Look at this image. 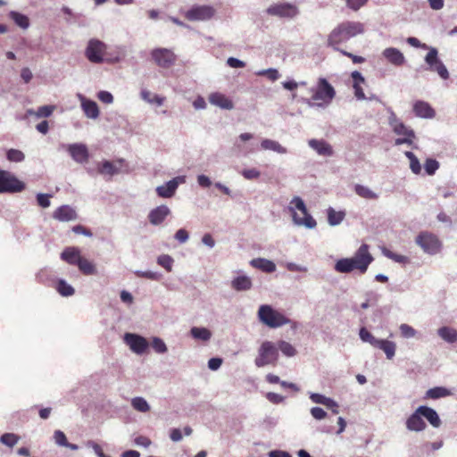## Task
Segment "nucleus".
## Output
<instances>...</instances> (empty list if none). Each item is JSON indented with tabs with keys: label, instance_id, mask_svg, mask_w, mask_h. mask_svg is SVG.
Listing matches in <instances>:
<instances>
[{
	"label": "nucleus",
	"instance_id": "nucleus-6",
	"mask_svg": "<svg viewBox=\"0 0 457 457\" xmlns=\"http://www.w3.org/2000/svg\"><path fill=\"white\" fill-rule=\"evenodd\" d=\"M389 124L395 134L401 136L395 141V145L406 144L411 145L416 138L415 132L410 127L406 126L403 121L395 115L390 117Z\"/></svg>",
	"mask_w": 457,
	"mask_h": 457
},
{
	"label": "nucleus",
	"instance_id": "nucleus-28",
	"mask_svg": "<svg viewBox=\"0 0 457 457\" xmlns=\"http://www.w3.org/2000/svg\"><path fill=\"white\" fill-rule=\"evenodd\" d=\"M374 347L382 350L386 353L387 359H392L395 356L396 346L392 341L378 339Z\"/></svg>",
	"mask_w": 457,
	"mask_h": 457
},
{
	"label": "nucleus",
	"instance_id": "nucleus-38",
	"mask_svg": "<svg viewBox=\"0 0 457 457\" xmlns=\"http://www.w3.org/2000/svg\"><path fill=\"white\" fill-rule=\"evenodd\" d=\"M355 193L365 199H377L378 195L370 190L368 187L357 184L354 187Z\"/></svg>",
	"mask_w": 457,
	"mask_h": 457
},
{
	"label": "nucleus",
	"instance_id": "nucleus-5",
	"mask_svg": "<svg viewBox=\"0 0 457 457\" xmlns=\"http://www.w3.org/2000/svg\"><path fill=\"white\" fill-rule=\"evenodd\" d=\"M291 204L294 205L290 209L293 212V220L295 224L305 226L308 228L316 227V220L308 213L307 208L300 197H294L291 201Z\"/></svg>",
	"mask_w": 457,
	"mask_h": 457
},
{
	"label": "nucleus",
	"instance_id": "nucleus-52",
	"mask_svg": "<svg viewBox=\"0 0 457 457\" xmlns=\"http://www.w3.org/2000/svg\"><path fill=\"white\" fill-rule=\"evenodd\" d=\"M425 170L428 175H433L439 168V163L435 159H427L424 165Z\"/></svg>",
	"mask_w": 457,
	"mask_h": 457
},
{
	"label": "nucleus",
	"instance_id": "nucleus-16",
	"mask_svg": "<svg viewBox=\"0 0 457 457\" xmlns=\"http://www.w3.org/2000/svg\"><path fill=\"white\" fill-rule=\"evenodd\" d=\"M124 339L126 344L129 345L130 349L137 354L145 353L149 345L145 337L136 334L127 333Z\"/></svg>",
	"mask_w": 457,
	"mask_h": 457
},
{
	"label": "nucleus",
	"instance_id": "nucleus-31",
	"mask_svg": "<svg viewBox=\"0 0 457 457\" xmlns=\"http://www.w3.org/2000/svg\"><path fill=\"white\" fill-rule=\"evenodd\" d=\"M81 105L87 117L91 119H96L98 117L99 109L96 102L91 100H84Z\"/></svg>",
	"mask_w": 457,
	"mask_h": 457
},
{
	"label": "nucleus",
	"instance_id": "nucleus-30",
	"mask_svg": "<svg viewBox=\"0 0 457 457\" xmlns=\"http://www.w3.org/2000/svg\"><path fill=\"white\" fill-rule=\"evenodd\" d=\"M231 286L237 291L248 290L252 287V280L246 276H238L232 280Z\"/></svg>",
	"mask_w": 457,
	"mask_h": 457
},
{
	"label": "nucleus",
	"instance_id": "nucleus-25",
	"mask_svg": "<svg viewBox=\"0 0 457 457\" xmlns=\"http://www.w3.org/2000/svg\"><path fill=\"white\" fill-rule=\"evenodd\" d=\"M251 266L267 273H272L276 270V265L272 261L264 258H255L250 262Z\"/></svg>",
	"mask_w": 457,
	"mask_h": 457
},
{
	"label": "nucleus",
	"instance_id": "nucleus-4",
	"mask_svg": "<svg viewBox=\"0 0 457 457\" xmlns=\"http://www.w3.org/2000/svg\"><path fill=\"white\" fill-rule=\"evenodd\" d=\"M259 320L269 328H276L285 325L296 327V322L287 318L283 312L272 308L270 305L263 304L258 310Z\"/></svg>",
	"mask_w": 457,
	"mask_h": 457
},
{
	"label": "nucleus",
	"instance_id": "nucleus-48",
	"mask_svg": "<svg viewBox=\"0 0 457 457\" xmlns=\"http://www.w3.org/2000/svg\"><path fill=\"white\" fill-rule=\"evenodd\" d=\"M19 439L20 437L12 433H5L2 435L0 437L1 443L10 447L15 445L18 443Z\"/></svg>",
	"mask_w": 457,
	"mask_h": 457
},
{
	"label": "nucleus",
	"instance_id": "nucleus-42",
	"mask_svg": "<svg viewBox=\"0 0 457 457\" xmlns=\"http://www.w3.org/2000/svg\"><path fill=\"white\" fill-rule=\"evenodd\" d=\"M405 156L410 161V168L414 174H420L421 171V165L416 155L412 152H405Z\"/></svg>",
	"mask_w": 457,
	"mask_h": 457
},
{
	"label": "nucleus",
	"instance_id": "nucleus-51",
	"mask_svg": "<svg viewBox=\"0 0 457 457\" xmlns=\"http://www.w3.org/2000/svg\"><path fill=\"white\" fill-rule=\"evenodd\" d=\"M359 335L362 341L370 343L372 346H374L378 341V339L375 338L374 336L365 328H361L360 329Z\"/></svg>",
	"mask_w": 457,
	"mask_h": 457
},
{
	"label": "nucleus",
	"instance_id": "nucleus-50",
	"mask_svg": "<svg viewBox=\"0 0 457 457\" xmlns=\"http://www.w3.org/2000/svg\"><path fill=\"white\" fill-rule=\"evenodd\" d=\"M6 156L10 162H21L25 158L24 154L21 151L17 150V149L8 150Z\"/></svg>",
	"mask_w": 457,
	"mask_h": 457
},
{
	"label": "nucleus",
	"instance_id": "nucleus-39",
	"mask_svg": "<svg viewBox=\"0 0 457 457\" xmlns=\"http://www.w3.org/2000/svg\"><path fill=\"white\" fill-rule=\"evenodd\" d=\"M54 110V106L53 105H44L40 106L37 111L28 110L27 113L29 115H35L38 118H47L49 117Z\"/></svg>",
	"mask_w": 457,
	"mask_h": 457
},
{
	"label": "nucleus",
	"instance_id": "nucleus-49",
	"mask_svg": "<svg viewBox=\"0 0 457 457\" xmlns=\"http://www.w3.org/2000/svg\"><path fill=\"white\" fill-rule=\"evenodd\" d=\"M151 346L157 353H164L168 350L163 340L159 337L153 338L151 342Z\"/></svg>",
	"mask_w": 457,
	"mask_h": 457
},
{
	"label": "nucleus",
	"instance_id": "nucleus-20",
	"mask_svg": "<svg viewBox=\"0 0 457 457\" xmlns=\"http://www.w3.org/2000/svg\"><path fill=\"white\" fill-rule=\"evenodd\" d=\"M413 112L417 117L424 119H432L436 116L435 110L431 105L424 101H416L413 104Z\"/></svg>",
	"mask_w": 457,
	"mask_h": 457
},
{
	"label": "nucleus",
	"instance_id": "nucleus-15",
	"mask_svg": "<svg viewBox=\"0 0 457 457\" xmlns=\"http://www.w3.org/2000/svg\"><path fill=\"white\" fill-rule=\"evenodd\" d=\"M267 13L271 16H278L281 18H294L298 13V9L295 5L289 3L275 4L267 9Z\"/></svg>",
	"mask_w": 457,
	"mask_h": 457
},
{
	"label": "nucleus",
	"instance_id": "nucleus-29",
	"mask_svg": "<svg viewBox=\"0 0 457 457\" xmlns=\"http://www.w3.org/2000/svg\"><path fill=\"white\" fill-rule=\"evenodd\" d=\"M140 96L144 101L147 102L148 104H156L158 106L162 105L165 101L164 96L153 94L147 89H142L140 92Z\"/></svg>",
	"mask_w": 457,
	"mask_h": 457
},
{
	"label": "nucleus",
	"instance_id": "nucleus-47",
	"mask_svg": "<svg viewBox=\"0 0 457 457\" xmlns=\"http://www.w3.org/2000/svg\"><path fill=\"white\" fill-rule=\"evenodd\" d=\"M98 170L100 173L111 176L118 173V169L113 165L112 162L109 161H104L102 162Z\"/></svg>",
	"mask_w": 457,
	"mask_h": 457
},
{
	"label": "nucleus",
	"instance_id": "nucleus-21",
	"mask_svg": "<svg viewBox=\"0 0 457 457\" xmlns=\"http://www.w3.org/2000/svg\"><path fill=\"white\" fill-rule=\"evenodd\" d=\"M383 56L387 60L388 62L395 66H402L405 62V57L403 54L395 47L386 48L383 53Z\"/></svg>",
	"mask_w": 457,
	"mask_h": 457
},
{
	"label": "nucleus",
	"instance_id": "nucleus-55",
	"mask_svg": "<svg viewBox=\"0 0 457 457\" xmlns=\"http://www.w3.org/2000/svg\"><path fill=\"white\" fill-rule=\"evenodd\" d=\"M345 2L348 8L358 11L367 4L368 0H345Z\"/></svg>",
	"mask_w": 457,
	"mask_h": 457
},
{
	"label": "nucleus",
	"instance_id": "nucleus-26",
	"mask_svg": "<svg viewBox=\"0 0 457 457\" xmlns=\"http://www.w3.org/2000/svg\"><path fill=\"white\" fill-rule=\"evenodd\" d=\"M178 185L179 184H178V181L176 180V179L170 180L165 185L159 186L156 188L157 195L160 197H163V198L171 197L175 194Z\"/></svg>",
	"mask_w": 457,
	"mask_h": 457
},
{
	"label": "nucleus",
	"instance_id": "nucleus-56",
	"mask_svg": "<svg viewBox=\"0 0 457 457\" xmlns=\"http://www.w3.org/2000/svg\"><path fill=\"white\" fill-rule=\"evenodd\" d=\"M136 275L138 278H145L151 280H159L161 278L160 274L153 271H136Z\"/></svg>",
	"mask_w": 457,
	"mask_h": 457
},
{
	"label": "nucleus",
	"instance_id": "nucleus-37",
	"mask_svg": "<svg viewBox=\"0 0 457 457\" xmlns=\"http://www.w3.org/2000/svg\"><path fill=\"white\" fill-rule=\"evenodd\" d=\"M190 333L194 338L202 341H208L212 337L211 331L205 328L194 327L191 328Z\"/></svg>",
	"mask_w": 457,
	"mask_h": 457
},
{
	"label": "nucleus",
	"instance_id": "nucleus-54",
	"mask_svg": "<svg viewBox=\"0 0 457 457\" xmlns=\"http://www.w3.org/2000/svg\"><path fill=\"white\" fill-rule=\"evenodd\" d=\"M241 174L246 179H257L261 175L260 171L255 168L245 169Z\"/></svg>",
	"mask_w": 457,
	"mask_h": 457
},
{
	"label": "nucleus",
	"instance_id": "nucleus-45",
	"mask_svg": "<svg viewBox=\"0 0 457 457\" xmlns=\"http://www.w3.org/2000/svg\"><path fill=\"white\" fill-rule=\"evenodd\" d=\"M279 350L287 357H292L296 354L295 348L288 342L281 340L278 343Z\"/></svg>",
	"mask_w": 457,
	"mask_h": 457
},
{
	"label": "nucleus",
	"instance_id": "nucleus-36",
	"mask_svg": "<svg viewBox=\"0 0 457 457\" xmlns=\"http://www.w3.org/2000/svg\"><path fill=\"white\" fill-rule=\"evenodd\" d=\"M438 335L446 342L453 343L457 341V331L454 328L443 327L438 329Z\"/></svg>",
	"mask_w": 457,
	"mask_h": 457
},
{
	"label": "nucleus",
	"instance_id": "nucleus-9",
	"mask_svg": "<svg viewBox=\"0 0 457 457\" xmlns=\"http://www.w3.org/2000/svg\"><path fill=\"white\" fill-rule=\"evenodd\" d=\"M336 96L334 87L328 81L320 78L318 80L317 87L312 96V99L317 103L318 105L329 104Z\"/></svg>",
	"mask_w": 457,
	"mask_h": 457
},
{
	"label": "nucleus",
	"instance_id": "nucleus-23",
	"mask_svg": "<svg viewBox=\"0 0 457 457\" xmlns=\"http://www.w3.org/2000/svg\"><path fill=\"white\" fill-rule=\"evenodd\" d=\"M309 145L320 155L331 156L334 154L332 146L325 140L311 139Z\"/></svg>",
	"mask_w": 457,
	"mask_h": 457
},
{
	"label": "nucleus",
	"instance_id": "nucleus-12",
	"mask_svg": "<svg viewBox=\"0 0 457 457\" xmlns=\"http://www.w3.org/2000/svg\"><path fill=\"white\" fill-rule=\"evenodd\" d=\"M151 57L154 63L161 68H170L177 59L172 50L168 48H154L151 51Z\"/></svg>",
	"mask_w": 457,
	"mask_h": 457
},
{
	"label": "nucleus",
	"instance_id": "nucleus-2",
	"mask_svg": "<svg viewBox=\"0 0 457 457\" xmlns=\"http://www.w3.org/2000/svg\"><path fill=\"white\" fill-rule=\"evenodd\" d=\"M426 419L433 428H439L442 424L437 412L431 407L419 406L406 420L405 426L409 431L421 432L426 429Z\"/></svg>",
	"mask_w": 457,
	"mask_h": 457
},
{
	"label": "nucleus",
	"instance_id": "nucleus-43",
	"mask_svg": "<svg viewBox=\"0 0 457 457\" xmlns=\"http://www.w3.org/2000/svg\"><path fill=\"white\" fill-rule=\"evenodd\" d=\"M345 218V213L342 212H336L330 208L328 212V223L332 226L338 225Z\"/></svg>",
	"mask_w": 457,
	"mask_h": 457
},
{
	"label": "nucleus",
	"instance_id": "nucleus-32",
	"mask_svg": "<svg viewBox=\"0 0 457 457\" xmlns=\"http://www.w3.org/2000/svg\"><path fill=\"white\" fill-rule=\"evenodd\" d=\"M312 399V401L315 403H320V404H324L326 406H333L335 407V410H333V413L334 414H337L338 413V404L332 399L330 398H328L322 395H320V394H312L310 397Z\"/></svg>",
	"mask_w": 457,
	"mask_h": 457
},
{
	"label": "nucleus",
	"instance_id": "nucleus-14",
	"mask_svg": "<svg viewBox=\"0 0 457 457\" xmlns=\"http://www.w3.org/2000/svg\"><path fill=\"white\" fill-rule=\"evenodd\" d=\"M437 54L436 48L431 47L425 57V61L429 65L431 71L437 72L443 79H447L449 72L445 64L438 59Z\"/></svg>",
	"mask_w": 457,
	"mask_h": 457
},
{
	"label": "nucleus",
	"instance_id": "nucleus-59",
	"mask_svg": "<svg viewBox=\"0 0 457 457\" xmlns=\"http://www.w3.org/2000/svg\"><path fill=\"white\" fill-rule=\"evenodd\" d=\"M54 441L61 446L67 445V438L65 434L61 430H56L54 434Z\"/></svg>",
	"mask_w": 457,
	"mask_h": 457
},
{
	"label": "nucleus",
	"instance_id": "nucleus-17",
	"mask_svg": "<svg viewBox=\"0 0 457 457\" xmlns=\"http://www.w3.org/2000/svg\"><path fill=\"white\" fill-rule=\"evenodd\" d=\"M170 214L168 206L162 204L153 209L148 214L149 222L154 226L162 224L164 220Z\"/></svg>",
	"mask_w": 457,
	"mask_h": 457
},
{
	"label": "nucleus",
	"instance_id": "nucleus-53",
	"mask_svg": "<svg viewBox=\"0 0 457 457\" xmlns=\"http://www.w3.org/2000/svg\"><path fill=\"white\" fill-rule=\"evenodd\" d=\"M256 74L258 76H265L271 81H275L279 78V73L276 69L263 70V71H258Z\"/></svg>",
	"mask_w": 457,
	"mask_h": 457
},
{
	"label": "nucleus",
	"instance_id": "nucleus-44",
	"mask_svg": "<svg viewBox=\"0 0 457 457\" xmlns=\"http://www.w3.org/2000/svg\"><path fill=\"white\" fill-rule=\"evenodd\" d=\"M132 407L140 411L147 412L150 410V406L143 397H135L131 401Z\"/></svg>",
	"mask_w": 457,
	"mask_h": 457
},
{
	"label": "nucleus",
	"instance_id": "nucleus-3",
	"mask_svg": "<svg viewBox=\"0 0 457 457\" xmlns=\"http://www.w3.org/2000/svg\"><path fill=\"white\" fill-rule=\"evenodd\" d=\"M373 257L369 252V245H361L353 258H343L337 262L335 270L340 273H349L358 270L364 273L372 262Z\"/></svg>",
	"mask_w": 457,
	"mask_h": 457
},
{
	"label": "nucleus",
	"instance_id": "nucleus-63",
	"mask_svg": "<svg viewBox=\"0 0 457 457\" xmlns=\"http://www.w3.org/2000/svg\"><path fill=\"white\" fill-rule=\"evenodd\" d=\"M97 96L98 99L104 104H111L113 101L112 95L107 91H100Z\"/></svg>",
	"mask_w": 457,
	"mask_h": 457
},
{
	"label": "nucleus",
	"instance_id": "nucleus-46",
	"mask_svg": "<svg viewBox=\"0 0 457 457\" xmlns=\"http://www.w3.org/2000/svg\"><path fill=\"white\" fill-rule=\"evenodd\" d=\"M173 259L168 254H162L157 259V263L164 268L168 272H170L173 265Z\"/></svg>",
	"mask_w": 457,
	"mask_h": 457
},
{
	"label": "nucleus",
	"instance_id": "nucleus-64",
	"mask_svg": "<svg viewBox=\"0 0 457 457\" xmlns=\"http://www.w3.org/2000/svg\"><path fill=\"white\" fill-rule=\"evenodd\" d=\"M72 231L76 234H81V235H84L86 237H92V232L87 228L86 227L82 226V225H76L74 227H72Z\"/></svg>",
	"mask_w": 457,
	"mask_h": 457
},
{
	"label": "nucleus",
	"instance_id": "nucleus-7",
	"mask_svg": "<svg viewBox=\"0 0 457 457\" xmlns=\"http://www.w3.org/2000/svg\"><path fill=\"white\" fill-rule=\"evenodd\" d=\"M278 352L274 343L264 341L259 348V354L254 362L257 367H264L266 365L275 366L278 362Z\"/></svg>",
	"mask_w": 457,
	"mask_h": 457
},
{
	"label": "nucleus",
	"instance_id": "nucleus-33",
	"mask_svg": "<svg viewBox=\"0 0 457 457\" xmlns=\"http://www.w3.org/2000/svg\"><path fill=\"white\" fill-rule=\"evenodd\" d=\"M77 266L84 275L96 274V268L95 264L84 257H81Z\"/></svg>",
	"mask_w": 457,
	"mask_h": 457
},
{
	"label": "nucleus",
	"instance_id": "nucleus-11",
	"mask_svg": "<svg viewBox=\"0 0 457 457\" xmlns=\"http://www.w3.org/2000/svg\"><path fill=\"white\" fill-rule=\"evenodd\" d=\"M216 10L211 5H193L185 13V18L190 21H204L214 17Z\"/></svg>",
	"mask_w": 457,
	"mask_h": 457
},
{
	"label": "nucleus",
	"instance_id": "nucleus-41",
	"mask_svg": "<svg viewBox=\"0 0 457 457\" xmlns=\"http://www.w3.org/2000/svg\"><path fill=\"white\" fill-rule=\"evenodd\" d=\"M382 253L386 257L398 263L406 264L410 262L407 256L395 253L387 248H383Z\"/></svg>",
	"mask_w": 457,
	"mask_h": 457
},
{
	"label": "nucleus",
	"instance_id": "nucleus-1",
	"mask_svg": "<svg viewBox=\"0 0 457 457\" xmlns=\"http://www.w3.org/2000/svg\"><path fill=\"white\" fill-rule=\"evenodd\" d=\"M364 24L360 21H345L335 27L328 36L327 46L339 50L338 46L350 38L364 33Z\"/></svg>",
	"mask_w": 457,
	"mask_h": 457
},
{
	"label": "nucleus",
	"instance_id": "nucleus-57",
	"mask_svg": "<svg viewBox=\"0 0 457 457\" xmlns=\"http://www.w3.org/2000/svg\"><path fill=\"white\" fill-rule=\"evenodd\" d=\"M50 195L46 194H37V201L39 206L43 208H47L50 206Z\"/></svg>",
	"mask_w": 457,
	"mask_h": 457
},
{
	"label": "nucleus",
	"instance_id": "nucleus-58",
	"mask_svg": "<svg viewBox=\"0 0 457 457\" xmlns=\"http://www.w3.org/2000/svg\"><path fill=\"white\" fill-rule=\"evenodd\" d=\"M343 55L349 57L353 63H363L365 62V58L362 56L355 55L350 52H347L343 49L338 50Z\"/></svg>",
	"mask_w": 457,
	"mask_h": 457
},
{
	"label": "nucleus",
	"instance_id": "nucleus-61",
	"mask_svg": "<svg viewBox=\"0 0 457 457\" xmlns=\"http://www.w3.org/2000/svg\"><path fill=\"white\" fill-rule=\"evenodd\" d=\"M312 417L316 420H322L326 418L327 412L320 407H313L311 409Z\"/></svg>",
	"mask_w": 457,
	"mask_h": 457
},
{
	"label": "nucleus",
	"instance_id": "nucleus-24",
	"mask_svg": "<svg viewBox=\"0 0 457 457\" xmlns=\"http://www.w3.org/2000/svg\"><path fill=\"white\" fill-rule=\"evenodd\" d=\"M81 257L79 249L74 246L66 247L61 253V259L71 265H78Z\"/></svg>",
	"mask_w": 457,
	"mask_h": 457
},
{
	"label": "nucleus",
	"instance_id": "nucleus-27",
	"mask_svg": "<svg viewBox=\"0 0 457 457\" xmlns=\"http://www.w3.org/2000/svg\"><path fill=\"white\" fill-rule=\"evenodd\" d=\"M452 395L451 390L444 386H435L428 389L424 396V399L436 400L439 398L447 397Z\"/></svg>",
	"mask_w": 457,
	"mask_h": 457
},
{
	"label": "nucleus",
	"instance_id": "nucleus-62",
	"mask_svg": "<svg viewBox=\"0 0 457 457\" xmlns=\"http://www.w3.org/2000/svg\"><path fill=\"white\" fill-rule=\"evenodd\" d=\"M266 398L272 403L278 404L284 401V397L277 393L269 392Z\"/></svg>",
	"mask_w": 457,
	"mask_h": 457
},
{
	"label": "nucleus",
	"instance_id": "nucleus-40",
	"mask_svg": "<svg viewBox=\"0 0 457 457\" xmlns=\"http://www.w3.org/2000/svg\"><path fill=\"white\" fill-rule=\"evenodd\" d=\"M56 290L62 296H71L75 293L74 288L63 279L58 280Z\"/></svg>",
	"mask_w": 457,
	"mask_h": 457
},
{
	"label": "nucleus",
	"instance_id": "nucleus-35",
	"mask_svg": "<svg viewBox=\"0 0 457 457\" xmlns=\"http://www.w3.org/2000/svg\"><path fill=\"white\" fill-rule=\"evenodd\" d=\"M10 18L15 22L16 25L21 27V29H28L29 26V18L18 12L12 11L9 14Z\"/></svg>",
	"mask_w": 457,
	"mask_h": 457
},
{
	"label": "nucleus",
	"instance_id": "nucleus-18",
	"mask_svg": "<svg viewBox=\"0 0 457 457\" xmlns=\"http://www.w3.org/2000/svg\"><path fill=\"white\" fill-rule=\"evenodd\" d=\"M68 152L77 162H87L89 154L87 146L83 144H72L68 146Z\"/></svg>",
	"mask_w": 457,
	"mask_h": 457
},
{
	"label": "nucleus",
	"instance_id": "nucleus-60",
	"mask_svg": "<svg viewBox=\"0 0 457 457\" xmlns=\"http://www.w3.org/2000/svg\"><path fill=\"white\" fill-rule=\"evenodd\" d=\"M400 330L404 337H412L415 336L414 328L407 324H402L400 327Z\"/></svg>",
	"mask_w": 457,
	"mask_h": 457
},
{
	"label": "nucleus",
	"instance_id": "nucleus-8",
	"mask_svg": "<svg viewBox=\"0 0 457 457\" xmlns=\"http://www.w3.org/2000/svg\"><path fill=\"white\" fill-rule=\"evenodd\" d=\"M416 244L427 253L436 254L441 250V241L433 233L428 231L420 232L416 239Z\"/></svg>",
	"mask_w": 457,
	"mask_h": 457
},
{
	"label": "nucleus",
	"instance_id": "nucleus-22",
	"mask_svg": "<svg viewBox=\"0 0 457 457\" xmlns=\"http://www.w3.org/2000/svg\"><path fill=\"white\" fill-rule=\"evenodd\" d=\"M208 99L212 104L219 106L221 109L231 110L234 107L233 102L224 94L220 92L212 93Z\"/></svg>",
	"mask_w": 457,
	"mask_h": 457
},
{
	"label": "nucleus",
	"instance_id": "nucleus-10",
	"mask_svg": "<svg viewBox=\"0 0 457 457\" xmlns=\"http://www.w3.org/2000/svg\"><path fill=\"white\" fill-rule=\"evenodd\" d=\"M25 189V184L12 173L0 170V193H18Z\"/></svg>",
	"mask_w": 457,
	"mask_h": 457
},
{
	"label": "nucleus",
	"instance_id": "nucleus-13",
	"mask_svg": "<svg viewBox=\"0 0 457 457\" xmlns=\"http://www.w3.org/2000/svg\"><path fill=\"white\" fill-rule=\"evenodd\" d=\"M106 48V45L99 39H90L85 51L86 57L93 63H100Z\"/></svg>",
	"mask_w": 457,
	"mask_h": 457
},
{
	"label": "nucleus",
	"instance_id": "nucleus-34",
	"mask_svg": "<svg viewBox=\"0 0 457 457\" xmlns=\"http://www.w3.org/2000/svg\"><path fill=\"white\" fill-rule=\"evenodd\" d=\"M261 146L263 150H271L278 154H286L287 149L282 146L278 142L271 139H263L261 143Z\"/></svg>",
	"mask_w": 457,
	"mask_h": 457
},
{
	"label": "nucleus",
	"instance_id": "nucleus-19",
	"mask_svg": "<svg viewBox=\"0 0 457 457\" xmlns=\"http://www.w3.org/2000/svg\"><path fill=\"white\" fill-rule=\"evenodd\" d=\"M53 218L60 221H71L77 220L78 214L71 206L62 205L53 212Z\"/></svg>",
	"mask_w": 457,
	"mask_h": 457
}]
</instances>
